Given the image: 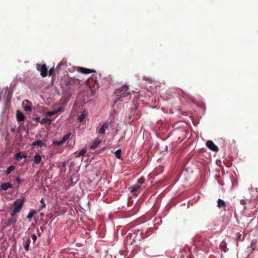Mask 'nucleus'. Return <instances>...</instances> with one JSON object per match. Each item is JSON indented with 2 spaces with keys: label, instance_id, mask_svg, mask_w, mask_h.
<instances>
[{
  "label": "nucleus",
  "instance_id": "1",
  "mask_svg": "<svg viewBox=\"0 0 258 258\" xmlns=\"http://www.w3.org/2000/svg\"><path fill=\"white\" fill-rule=\"evenodd\" d=\"M80 80L74 78H68L65 80L66 87L64 88L66 91L70 94L79 87L80 84Z\"/></svg>",
  "mask_w": 258,
  "mask_h": 258
},
{
  "label": "nucleus",
  "instance_id": "2",
  "mask_svg": "<svg viewBox=\"0 0 258 258\" xmlns=\"http://www.w3.org/2000/svg\"><path fill=\"white\" fill-rule=\"evenodd\" d=\"M85 83L90 88L92 93H93L99 88V83L96 75H92L90 78L85 81Z\"/></svg>",
  "mask_w": 258,
  "mask_h": 258
},
{
  "label": "nucleus",
  "instance_id": "3",
  "mask_svg": "<svg viewBox=\"0 0 258 258\" xmlns=\"http://www.w3.org/2000/svg\"><path fill=\"white\" fill-rule=\"evenodd\" d=\"M25 201V198H20L16 200L13 204L14 209L11 211L10 215L11 216H14L17 213H19L22 209L24 202Z\"/></svg>",
  "mask_w": 258,
  "mask_h": 258
},
{
  "label": "nucleus",
  "instance_id": "4",
  "mask_svg": "<svg viewBox=\"0 0 258 258\" xmlns=\"http://www.w3.org/2000/svg\"><path fill=\"white\" fill-rule=\"evenodd\" d=\"M116 94L118 96L124 97L131 94L127 85H123L120 88L117 90Z\"/></svg>",
  "mask_w": 258,
  "mask_h": 258
},
{
  "label": "nucleus",
  "instance_id": "5",
  "mask_svg": "<svg viewBox=\"0 0 258 258\" xmlns=\"http://www.w3.org/2000/svg\"><path fill=\"white\" fill-rule=\"evenodd\" d=\"M36 68L38 71L40 72V74L42 77H45L47 76L48 69L45 64L37 63Z\"/></svg>",
  "mask_w": 258,
  "mask_h": 258
},
{
  "label": "nucleus",
  "instance_id": "6",
  "mask_svg": "<svg viewBox=\"0 0 258 258\" xmlns=\"http://www.w3.org/2000/svg\"><path fill=\"white\" fill-rule=\"evenodd\" d=\"M207 147L214 152H217L219 150L218 147L214 144L212 141H208L206 143Z\"/></svg>",
  "mask_w": 258,
  "mask_h": 258
},
{
  "label": "nucleus",
  "instance_id": "7",
  "mask_svg": "<svg viewBox=\"0 0 258 258\" xmlns=\"http://www.w3.org/2000/svg\"><path fill=\"white\" fill-rule=\"evenodd\" d=\"M77 71L83 74H88L92 73H95V71L82 67H78Z\"/></svg>",
  "mask_w": 258,
  "mask_h": 258
},
{
  "label": "nucleus",
  "instance_id": "8",
  "mask_svg": "<svg viewBox=\"0 0 258 258\" xmlns=\"http://www.w3.org/2000/svg\"><path fill=\"white\" fill-rule=\"evenodd\" d=\"M12 184L10 182H4L1 185V189L4 190H7L9 188H13Z\"/></svg>",
  "mask_w": 258,
  "mask_h": 258
},
{
  "label": "nucleus",
  "instance_id": "9",
  "mask_svg": "<svg viewBox=\"0 0 258 258\" xmlns=\"http://www.w3.org/2000/svg\"><path fill=\"white\" fill-rule=\"evenodd\" d=\"M27 157V155L24 154L22 152L17 153L15 156L16 159L18 161H20L23 158L26 159Z\"/></svg>",
  "mask_w": 258,
  "mask_h": 258
},
{
  "label": "nucleus",
  "instance_id": "10",
  "mask_svg": "<svg viewBox=\"0 0 258 258\" xmlns=\"http://www.w3.org/2000/svg\"><path fill=\"white\" fill-rule=\"evenodd\" d=\"M109 128V124L107 122L104 123L101 127L99 129L98 133L101 135H103L105 133V131Z\"/></svg>",
  "mask_w": 258,
  "mask_h": 258
},
{
  "label": "nucleus",
  "instance_id": "11",
  "mask_svg": "<svg viewBox=\"0 0 258 258\" xmlns=\"http://www.w3.org/2000/svg\"><path fill=\"white\" fill-rule=\"evenodd\" d=\"M16 115H17V119L19 121H23L25 118V116L24 115V114L23 113H22L21 111H20L19 110L17 111Z\"/></svg>",
  "mask_w": 258,
  "mask_h": 258
},
{
  "label": "nucleus",
  "instance_id": "12",
  "mask_svg": "<svg viewBox=\"0 0 258 258\" xmlns=\"http://www.w3.org/2000/svg\"><path fill=\"white\" fill-rule=\"evenodd\" d=\"M41 159L42 158H41V156H40L38 154H36L34 156V159H33L34 163L36 164H39L41 162Z\"/></svg>",
  "mask_w": 258,
  "mask_h": 258
},
{
  "label": "nucleus",
  "instance_id": "13",
  "mask_svg": "<svg viewBox=\"0 0 258 258\" xmlns=\"http://www.w3.org/2000/svg\"><path fill=\"white\" fill-rule=\"evenodd\" d=\"M32 146H39V147H43L45 146V145L44 144L41 140H38L36 141L32 144Z\"/></svg>",
  "mask_w": 258,
  "mask_h": 258
},
{
  "label": "nucleus",
  "instance_id": "14",
  "mask_svg": "<svg viewBox=\"0 0 258 258\" xmlns=\"http://www.w3.org/2000/svg\"><path fill=\"white\" fill-rule=\"evenodd\" d=\"M235 239L237 241H243L244 239V236L242 237V235L240 232H238L235 236Z\"/></svg>",
  "mask_w": 258,
  "mask_h": 258
},
{
  "label": "nucleus",
  "instance_id": "15",
  "mask_svg": "<svg viewBox=\"0 0 258 258\" xmlns=\"http://www.w3.org/2000/svg\"><path fill=\"white\" fill-rule=\"evenodd\" d=\"M40 122L41 123L49 125L51 123L52 120L48 118H43Z\"/></svg>",
  "mask_w": 258,
  "mask_h": 258
},
{
  "label": "nucleus",
  "instance_id": "16",
  "mask_svg": "<svg viewBox=\"0 0 258 258\" xmlns=\"http://www.w3.org/2000/svg\"><path fill=\"white\" fill-rule=\"evenodd\" d=\"M141 187L140 184L134 185L131 187V191L133 193H136L141 188Z\"/></svg>",
  "mask_w": 258,
  "mask_h": 258
},
{
  "label": "nucleus",
  "instance_id": "17",
  "mask_svg": "<svg viewBox=\"0 0 258 258\" xmlns=\"http://www.w3.org/2000/svg\"><path fill=\"white\" fill-rule=\"evenodd\" d=\"M100 143H101L100 140L94 141V142L93 143V144L91 146L90 149L94 150V149H96L98 147V146Z\"/></svg>",
  "mask_w": 258,
  "mask_h": 258
},
{
  "label": "nucleus",
  "instance_id": "18",
  "mask_svg": "<svg viewBox=\"0 0 258 258\" xmlns=\"http://www.w3.org/2000/svg\"><path fill=\"white\" fill-rule=\"evenodd\" d=\"M217 206L220 208H225L226 203L223 200L221 199H218Z\"/></svg>",
  "mask_w": 258,
  "mask_h": 258
},
{
  "label": "nucleus",
  "instance_id": "19",
  "mask_svg": "<svg viewBox=\"0 0 258 258\" xmlns=\"http://www.w3.org/2000/svg\"><path fill=\"white\" fill-rule=\"evenodd\" d=\"M220 248L221 250H223L224 252H226L227 250L226 243L224 240L222 241L220 245Z\"/></svg>",
  "mask_w": 258,
  "mask_h": 258
},
{
  "label": "nucleus",
  "instance_id": "20",
  "mask_svg": "<svg viewBox=\"0 0 258 258\" xmlns=\"http://www.w3.org/2000/svg\"><path fill=\"white\" fill-rule=\"evenodd\" d=\"M35 214H36V211L34 210H31L28 214L27 218L28 219H31Z\"/></svg>",
  "mask_w": 258,
  "mask_h": 258
},
{
  "label": "nucleus",
  "instance_id": "21",
  "mask_svg": "<svg viewBox=\"0 0 258 258\" xmlns=\"http://www.w3.org/2000/svg\"><path fill=\"white\" fill-rule=\"evenodd\" d=\"M15 168V166L14 165H11L9 167L7 168V169L6 170V173L7 174H9L11 173V171L14 170Z\"/></svg>",
  "mask_w": 258,
  "mask_h": 258
},
{
  "label": "nucleus",
  "instance_id": "22",
  "mask_svg": "<svg viewBox=\"0 0 258 258\" xmlns=\"http://www.w3.org/2000/svg\"><path fill=\"white\" fill-rule=\"evenodd\" d=\"M86 153V150L85 149H83L77 154V155H76V157H79L80 156H84L85 155Z\"/></svg>",
  "mask_w": 258,
  "mask_h": 258
},
{
  "label": "nucleus",
  "instance_id": "23",
  "mask_svg": "<svg viewBox=\"0 0 258 258\" xmlns=\"http://www.w3.org/2000/svg\"><path fill=\"white\" fill-rule=\"evenodd\" d=\"M86 118V114H85L83 112L82 113V114L81 115H80L79 117H78V121L80 122H82L84 119Z\"/></svg>",
  "mask_w": 258,
  "mask_h": 258
},
{
  "label": "nucleus",
  "instance_id": "24",
  "mask_svg": "<svg viewBox=\"0 0 258 258\" xmlns=\"http://www.w3.org/2000/svg\"><path fill=\"white\" fill-rule=\"evenodd\" d=\"M71 135V133H68L67 135H66L62 138V139L61 140L63 144L70 138V137Z\"/></svg>",
  "mask_w": 258,
  "mask_h": 258
},
{
  "label": "nucleus",
  "instance_id": "25",
  "mask_svg": "<svg viewBox=\"0 0 258 258\" xmlns=\"http://www.w3.org/2000/svg\"><path fill=\"white\" fill-rule=\"evenodd\" d=\"M57 113V111H55V110L52 111H47L46 113V116L47 117H49V116H50L51 115L55 114Z\"/></svg>",
  "mask_w": 258,
  "mask_h": 258
},
{
  "label": "nucleus",
  "instance_id": "26",
  "mask_svg": "<svg viewBox=\"0 0 258 258\" xmlns=\"http://www.w3.org/2000/svg\"><path fill=\"white\" fill-rule=\"evenodd\" d=\"M44 231V227L43 226H41L40 227V230L37 228V235L39 236H40L41 235V234L42 233V232H43Z\"/></svg>",
  "mask_w": 258,
  "mask_h": 258
},
{
  "label": "nucleus",
  "instance_id": "27",
  "mask_svg": "<svg viewBox=\"0 0 258 258\" xmlns=\"http://www.w3.org/2000/svg\"><path fill=\"white\" fill-rule=\"evenodd\" d=\"M121 149H118L115 152V156L117 158H118V159L121 158Z\"/></svg>",
  "mask_w": 258,
  "mask_h": 258
},
{
  "label": "nucleus",
  "instance_id": "28",
  "mask_svg": "<svg viewBox=\"0 0 258 258\" xmlns=\"http://www.w3.org/2000/svg\"><path fill=\"white\" fill-rule=\"evenodd\" d=\"M24 110L27 112L32 111V107L30 105H26L24 106Z\"/></svg>",
  "mask_w": 258,
  "mask_h": 258
},
{
  "label": "nucleus",
  "instance_id": "29",
  "mask_svg": "<svg viewBox=\"0 0 258 258\" xmlns=\"http://www.w3.org/2000/svg\"><path fill=\"white\" fill-rule=\"evenodd\" d=\"M16 222V220L15 218H11L9 219L8 222V225H11L15 223Z\"/></svg>",
  "mask_w": 258,
  "mask_h": 258
},
{
  "label": "nucleus",
  "instance_id": "30",
  "mask_svg": "<svg viewBox=\"0 0 258 258\" xmlns=\"http://www.w3.org/2000/svg\"><path fill=\"white\" fill-rule=\"evenodd\" d=\"M30 239H28L26 243L24 245L25 249L26 251L28 250V249H29V247L30 246Z\"/></svg>",
  "mask_w": 258,
  "mask_h": 258
},
{
  "label": "nucleus",
  "instance_id": "31",
  "mask_svg": "<svg viewBox=\"0 0 258 258\" xmlns=\"http://www.w3.org/2000/svg\"><path fill=\"white\" fill-rule=\"evenodd\" d=\"M53 144L55 146H60V145H61L62 144H63V143L61 141H54L53 142Z\"/></svg>",
  "mask_w": 258,
  "mask_h": 258
},
{
  "label": "nucleus",
  "instance_id": "32",
  "mask_svg": "<svg viewBox=\"0 0 258 258\" xmlns=\"http://www.w3.org/2000/svg\"><path fill=\"white\" fill-rule=\"evenodd\" d=\"M53 71H54V68L52 67V68H50L48 71H47V75L48 74L49 76L52 75Z\"/></svg>",
  "mask_w": 258,
  "mask_h": 258
},
{
  "label": "nucleus",
  "instance_id": "33",
  "mask_svg": "<svg viewBox=\"0 0 258 258\" xmlns=\"http://www.w3.org/2000/svg\"><path fill=\"white\" fill-rule=\"evenodd\" d=\"M40 203H41V204H42V206H41V208H40V210H41V209H42L43 208H44L45 207V203H44V200H43V199H42L41 200V201H40Z\"/></svg>",
  "mask_w": 258,
  "mask_h": 258
},
{
  "label": "nucleus",
  "instance_id": "34",
  "mask_svg": "<svg viewBox=\"0 0 258 258\" xmlns=\"http://www.w3.org/2000/svg\"><path fill=\"white\" fill-rule=\"evenodd\" d=\"M256 242L255 240H252L251 242V246L253 250L255 249V248L253 247V246L255 245L256 244Z\"/></svg>",
  "mask_w": 258,
  "mask_h": 258
},
{
  "label": "nucleus",
  "instance_id": "35",
  "mask_svg": "<svg viewBox=\"0 0 258 258\" xmlns=\"http://www.w3.org/2000/svg\"><path fill=\"white\" fill-rule=\"evenodd\" d=\"M32 238L33 239V242H35L37 239V236L35 234H33L32 235Z\"/></svg>",
  "mask_w": 258,
  "mask_h": 258
},
{
  "label": "nucleus",
  "instance_id": "36",
  "mask_svg": "<svg viewBox=\"0 0 258 258\" xmlns=\"http://www.w3.org/2000/svg\"><path fill=\"white\" fill-rule=\"evenodd\" d=\"M16 181L18 183H21V182L22 180L21 179V178H20L19 177H17L16 178Z\"/></svg>",
  "mask_w": 258,
  "mask_h": 258
},
{
  "label": "nucleus",
  "instance_id": "37",
  "mask_svg": "<svg viewBox=\"0 0 258 258\" xmlns=\"http://www.w3.org/2000/svg\"><path fill=\"white\" fill-rule=\"evenodd\" d=\"M144 79L145 80L147 81H148V82L151 81V80H150L149 78H146V77H144Z\"/></svg>",
  "mask_w": 258,
  "mask_h": 258
},
{
  "label": "nucleus",
  "instance_id": "38",
  "mask_svg": "<svg viewBox=\"0 0 258 258\" xmlns=\"http://www.w3.org/2000/svg\"><path fill=\"white\" fill-rule=\"evenodd\" d=\"M61 65V62H60L58 65L56 67L55 70H57L58 68Z\"/></svg>",
  "mask_w": 258,
  "mask_h": 258
},
{
  "label": "nucleus",
  "instance_id": "39",
  "mask_svg": "<svg viewBox=\"0 0 258 258\" xmlns=\"http://www.w3.org/2000/svg\"><path fill=\"white\" fill-rule=\"evenodd\" d=\"M25 102H27V103H30V102H29V101H28V100H24V101L23 102V105H24Z\"/></svg>",
  "mask_w": 258,
  "mask_h": 258
},
{
  "label": "nucleus",
  "instance_id": "40",
  "mask_svg": "<svg viewBox=\"0 0 258 258\" xmlns=\"http://www.w3.org/2000/svg\"><path fill=\"white\" fill-rule=\"evenodd\" d=\"M61 110V108H58L57 110H56L55 111H57V112H59V111H60Z\"/></svg>",
  "mask_w": 258,
  "mask_h": 258
},
{
  "label": "nucleus",
  "instance_id": "41",
  "mask_svg": "<svg viewBox=\"0 0 258 258\" xmlns=\"http://www.w3.org/2000/svg\"><path fill=\"white\" fill-rule=\"evenodd\" d=\"M11 130H12V132H14L15 130V128H12Z\"/></svg>",
  "mask_w": 258,
  "mask_h": 258
},
{
  "label": "nucleus",
  "instance_id": "42",
  "mask_svg": "<svg viewBox=\"0 0 258 258\" xmlns=\"http://www.w3.org/2000/svg\"><path fill=\"white\" fill-rule=\"evenodd\" d=\"M139 181L140 182V183H142V182L141 181V179L139 180Z\"/></svg>",
  "mask_w": 258,
  "mask_h": 258
},
{
  "label": "nucleus",
  "instance_id": "43",
  "mask_svg": "<svg viewBox=\"0 0 258 258\" xmlns=\"http://www.w3.org/2000/svg\"><path fill=\"white\" fill-rule=\"evenodd\" d=\"M40 215H41V216H43V213H41Z\"/></svg>",
  "mask_w": 258,
  "mask_h": 258
}]
</instances>
